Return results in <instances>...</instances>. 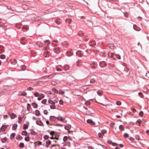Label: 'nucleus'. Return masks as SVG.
<instances>
[{"label":"nucleus","mask_w":149,"mask_h":149,"mask_svg":"<svg viewBox=\"0 0 149 149\" xmlns=\"http://www.w3.org/2000/svg\"><path fill=\"white\" fill-rule=\"evenodd\" d=\"M56 117L54 116H51L50 117V120L53 121H55L56 120Z\"/></svg>","instance_id":"obj_8"},{"label":"nucleus","mask_w":149,"mask_h":149,"mask_svg":"<svg viewBox=\"0 0 149 149\" xmlns=\"http://www.w3.org/2000/svg\"><path fill=\"white\" fill-rule=\"evenodd\" d=\"M89 45L90 46L93 47L94 46L96 45V42L94 40H91L90 41Z\"/></svg>","instance_id":"obj_1"},{"label":"nucleus","mask_w":149,"mask_h":149,"mask_svg":"<svg viewBox=\"0 0 149 149\" xmlns=\"http://www.w3.org/2000/svg\"><path fill=\"white\" fill-rule=\"evenodd\" d=\"M68 138L67 136H64L63 138V140L64 142H66L68 139Z\"/></svg>","instance_id":"obj_32"},{"label":"nucleus","mask_w":149,"mask_h":149,"mask_svg":"<svg viewBox=\"0 0 149 149\" xmlns=\"http://www.w3.org/2000/svg\"><path fill=\"white\" fill-rule=\"evenodd\" d=\"M22 135H24L25 136H27V132L25 130L23 131L22 133Z\"/></svg>","instance_id":"obj_14"},{"label":"nucleus","mask_w":149,"mask_h":149,"mask_svg":"<svg viewBox=\"0 0 149 149\" xmlns=\"http://www.w3.org/2000/svg\"><path fill=\"white\" fill-rule=\"evenodd\" d=\"M107 132V131L105 130H103L101 131V133L104 134Z\"/></svg>","instance_id":"obj_47"},{"label":"nucleus","mask_w":149,"mask_h":149,"mask_svg":"<svg viewBox=\"0 0 149 149\" xmlns=\"http://www.w3.org/2000/svg\"><path fill=\"white\" fill-rule=\"evenodd\" d=\"M51 143V141L50 140H48V141L46 142V146L48 148L49 146Z\"/></svg>","instance_id":"obj_13"},{"label":"nucleus","mask_w":149,"mask_h":149,"mask_svg":"<svg viewBox=\"0 0 149 149\" xmlns=\"http://www.w3.org/2000/svg\"><path fill=\"white\" fill-rule=\"evenodd\" d=\"M31 106V105L29 104H28L27 105V110L28 111H30V107Z\"/></svg>","instance_id":"obj_30"},{"label":"nucleus","mask_w":149,"mask_h":149,"mask_svg":"<svg viewBox=\"0 0 149 149\" xmlns=\"http://www.w3.org/2000/svg\"><path fill=\"white\" fill-rule=\"evenodd\" d=\"M97 94L100 96H101L102 95V92L100 91H97Z\"/></svg>","instance_id":"obj_26"},{"label":"nucleus","mask_w":149,"mask_h":149,"mask_svg":"<svg viewBox=\"0 0 149 149\" xmlns=\"http://www.w3.org/2000/svg\"><path fill=\"white\" fill-rule=\"evenodd\" d=\"M8 126V125H3L1 127V130L2 131H5L7 129V126Z\"/></svg>","instance_id":"obj_4"},{"label":"nucleus","mask_w":149,"mask_h":149,"mask_svg":"<svg viewBox=\"0 0 149 149\" xmlns=\"http://www.w3.org/2000/svg\"><path fill=\"white\" fill-rule=\"evenodd\" d=\"M15 133H12L10 136V139L12 140L13 139L15 136Z\"/></svg>","instance_id":"obj_11"},{"label":"nucleus","mask_w":149,"mask_h":149,"mask_svg":"<svg viewBox=\"0 0 149 149\" xmlns=\"http://www.w3.org/2000/svg\"><path fill=\"white\" fill-rule=\"evenodd\" d=\"M18 122L19 123H20L21 122L22 120V118L20 117H19L18 118Z\"/></svg>","instance_id":"obj_43"},{"label":"nucleus","mask_w":149,"mask_h":149,"mask_svg":"<svg viewBox=\"0 0 149 149\" xmlns=\"http://www.w3.org/2000/svg\"><path fill=\"white\" fill-rule=\"evenodd\" d=\"M51 84H52V85H55L56 84V83L54 81H52Z\"/></svg>","instance_id":"obj_62"},{"label":"nucleus","mask_w":149,"mask_h":149,"mask_svg":"<svg viewBox=\"0 0 149 149\" xmlns=\"http://www.w3.org/2000/svg\"><path fill=\"white\" fill-rule=\"evenodd\" d=\"M40 115V111L38 110L36 111V115L37 116H39Z\"/></svg>","instance_id":"obj_19"},{"label":"nucleus","mask_w":149,"mask_h":149,"mask_svg":"<svg viewBox=\"0 0 149 149\" xmlns=\"http://www.w3.org/2000/svg\"><path fill=\"white\" fill-rule=\"evenodd\" d=\"M54 52L56 53H58L60 52V48L59 47L54 48Z\"/></svg>","instance_id":"obj_12"},{"label":"nucleus","mask_w":149,"mask_h":149,"mask_svg":"<svg viewBox=\"0 0 149 149\" xmlns=\"http://www.w3.org/2000/svg\"><path fill=\"white\" fill-rule=\"evenodd\" d=\"M0 50L2 52H3L4 51L3 47L1 46H0Z\"/></svg>","instance_id":"obj_54"},{"label":"nucleus","mask_w":149,"mask_h":149,"mask_svg":"<svg viewBox=\"0 0 149 149\" xmlns=\"http://www.w3.org/2000/svg\"><path fill=\"white\" fill-rule=\"evenodd\" d=\"M113 54L112 53H108V56H109V57L112 58L113 56Z\"/></svg>","instance_id":"obj_27"},{"label":"nucleus","mask_w":149,"mask_h":149,"mask_svg":"<svg viewBox=\"0 0 149 149\" xmlns=\"http://www.w3.org/2000/svg\"><path fill=\"white\" fill-rule=\"evenodd\" d=\"M70 127V125H66L64 126V128L66 130H68Z\"/></svg>","instance_id":"obj_33"},{"label":"nucleus","mask_w":149,"mask_h":149,"mask_svg":"<svg viewBox=\"0 0 149 149\" xmlns=\"http://www.w3.org/2000/svg\"><path fill=\"white\" fill-rule=\"evenodd\" d=\"M17 125L16 124H14L12 127V130H16L17 129Z\"/></svg>","instance_id":"obj_16"},{"label":"nucleus","mask_w":149,"mask_h":149,"mask_svg":"<svg viewBox=\"0 0 149 149\" xmlns=\"http://www.w3.org/2000/svg\"><path fill=\"white\" fill-rule=\"evenodd\" d=\"M95 63H94L93 64H91V67L93 69H95L96 67L95 66Z\"/></svg>","instance_id":"obj_39"},{"label":"nucleus","mask_w":149,"mask_h":149,"mask_svg":"<svg viewBox=\"0 0 149 149\" xmlns=\"http://www.w3.org/2000/svg\"><path fill=\"white\" fill-rule=\"evenodd\" d=\"M44 42L45 43H48V45H49L50 44V42L49 41V40H47L44 41Z\"/></svg>","instance_id":"obj_63"},{"label":"nucleus","mask_w":149,"mask_h":149,"mask_svg":"<svg viewBox=\"0 0 149 149\" xmlns=\"http://www.w3.org/2000/svg\"><path fill=\"white\" fill-rule=\"evenodd\" d=\"M0 58L2 59H4L5 58V56L4 54H1L0 56Z\"/></svg>","instance_id":"obj_37"},{"label":"nucleus","mask_w":149,"mask_h":149,"mask_svg":"<svg viewBox=\"0 0 149 149\" xmlns=\"http://www.w3.org/2000/svg\"><path fill=\"white\" fill-rule=\"evenodd\" d=\"M1 140L2 143H5L8 141V139L6 137H5L4 138L1 139Z\"/></svg>","instance_id":"obj_7"},{"label":"nucleus","mask_w":149,"mask_h":149,"mask_svg":"<svg viewBox=\"0 0 149 149\" xmlns=\"http://www.w3.org/2000/svg\"><path fill=\"white\" fill-rule=\"evenodd\" d=\"M143 113L142 111H141L139 113V115L141 117H142L143 116Z\"/></svg>","instance_id":"obj_45"},{"label":"nucleus","mask_w":149,"mask_h":149,"mask_svg":"<svg viewBox=\"0 0 149 149\" xmlns=\"http://www.w3.org/2000/svg\"><path fill=\"white\" fill-rule=\"evenodd\" d=\"M19 146L20 148H23L24 147V144L23 143H20L19 144Z\"/></svg>","instance_id":"obj_22"},{"label":"nucleus","mask_w":149,"mask_h":149,"mask_svg":"<svg viewBox=\"0 0 149 149\" xmlns=\"http://www.w3.org/2000/svg\"><path fill=\"white\" fill-rule=\"evenodd\" d=\"M63 68L65 71H67L69 70V66L68 65H65L63 66Z\"/></svg>","instance_id":"obj_6"},{"label":"nucleus","mask_w":149,"mask_h":149,"mask_svg":"<svg viewBox=\"0 0 149 149\" xmlns=\"http://www.w3.org/2000/svg\"><path fill=\"white\" fill-rule=\"evenodd\" d=\"M31 134L33 135H36L37 134V133L35 131H31Z\"/></svg>","instance_id":"obj_35"},{"label":"nucleus","mask_w":149,"mask_h":149,"mask_svg":"<svg viewBox=\"0 0 149 149\" xmlns=\"http://www.w3.org/2000/svg\"><path fill=\"white\" fill-rule=\"evenodd\" d=\"M138 27L136 25L134 24L133 25V28L135 30L137 31H138Z\"/></svg>","instance_id":"obj_25"},{"label":"nucleus","mask_w":149,"mask_h":149,"mask_svg":"<svg viewBox=\"0 0 149 149\" xmlns=\"http://www.w3.org/2000/svg\"><path fill=\"white\" fill-rule=\"evenodd\" d=\"M50 108L51 109H55V105H51Z\"/></svg>","instance_id":"obj_58"},{"label":"nucleus","mask_w":149,"mask_h":149,"mask_svg":"<svg viewBox=\"0 0 149 149\" xmlns=\"http://www.w3.org/2000/svg\"><path fill=\"white\" fill-rule=\"evenodd\" d=\"M98 135L99 137L100 138H102L103 134L101 132H100L98 133Z\"/></svg>","instance_id":"obj_38"},{"label":"nucleus","mask_w":149,"mask_h":149,"mask_svg":"<svg viewBox=\"0 0 149 149\" xmlns=\"http://www.w3.org/2000/svg\"><path fill=\"white\" fill-rule=\"evenodd\" d=\"M80 61L79 60H78L77 61V62H76L77 65V66H80V65L79 64V63H80Z\"/></svg>","instance_id":"obj_49"},{"label":"nucleus","mask_w":149,"mask_h":149,"mask_svg":"<svg viewBox=\"0 0 149 149\" xmlns=\"http://www.w3.org/2000/svg\"><path fill=\"white\" fill-rule=\"evenodd\" d=\"M56 118L59 121H63L64 120V119H63L61 117H56Z\"/></svg>","instance_id":"obj_20"},{"label":"nucleus","mask_w":149,"mask_h":149,"mask_svg":"<svg viewBox=\"0 0 149 149\" xmlns=\"http://www.w3.org/2000/svg\"><path fill=\"white\" fill-rule=\"evenodd\" d=\"M95 80L94 79H92L90 81L91 83H94L95 82Z\"/></svg>","instance_id":"obj_57"},{"label":"nucleus","mask_w":149,"mask_h":149,"mask_svg":"<svg viewBox=\"0 0 149 149\" xmlns=\"http://www.w3.org/2000/svg\"><path fill=\"white\" fill-rule=\"evenodd\" d=\"M116 57L119 59H120V56L119 54H117L116 55Z\"/></svg>","instance_id":"obj_51"},{"label":"nucleus","mask_w":149,"mask_h":149,"mask_svg":"<svg viewBox=\"0 0 149 149\" xmlns=\"http://www.w3.org/2000/svg\"><path fill=\"white\" fill-rule=\"evenodd\" d=\"M59 104L61 105H63V101L62 100H60L59 101Z\"/></svg>","instance_id":"obj_61"},{"label":"nucleus","mask_w":149,"mask_h":149,"mask_svg":"<svg viewBox=\"0 0 149 149\" xmlns=\"http://www.w3.org/2000/svg\"><path fill=\"white\" fill-rule=\"evenodd\" d=\"M34 95L35 97H37L38 96H40V94L38 92H36V93H34Z\"/></svg>","instance_id":"obj_34"},{"label":"nucleus","mask_w":149,"mask_h":149,"mask_svg":"<svg viewBox=\"0 0 149 149\" xmlns=\"http://www.w3.org/2000/svg\"><path fill=\"white\" fill-rule=\"evenodd\" d=\"M49 53V52L47 51H45L44 52V55L45 57H47V54H48Z\"/></svg>","instance_id":"obj_36"},{"label":"nucleus","mask_w":149,"mask_h":149,"mask_svg":"<svg viewBox=\"0 0 149 149\" xmlns=\"http://www.w3.org/2000/svg\"><path fill=\"white\" fill-rule=\"evenodd\" d=\"M100 65L101 67H103L107 65L105 62L104 61H100Z\"/></svg>","instance_id":"obj_3"},{"label":"nucleus","mask_w":149,"mask_h":149,"mask_svg":"<svg viewBox=\"0 0 149 149\" xmlns=\"http://www.w3.org/2000/svg\"><path fill=\"white\" fill-rule=\"evenodd\" d=\"M13 63H14V64H15L17 63V61L15 59H14L12 61Z\"/></svg>","instance_id":"obj_53"},{"label":"nucleus","mask_w":149,"mask_h":149,"mask_svg":"<svg viewBox=\"0 0 149 149\" xmlns=\"http://www.w3.org/2000/svg\"><path fill=\"white\" fill-rule=\"evenodd\" d=\"M64 146H67L68 147H70L71 146L70 143L69 141H67L64 144Z\"/></svg>","instance_id":"obj_15"},{"label":"nucleus","mask_w":149,"mask_h":149,"mask_svg":"<svg viewBox=\"0 0 149 149\" xmlns=\"http://www.w3.org/2000/svg\"><path fill=\"white\" fill-rule=\"evenodd\" d=\"M53 77V76L52 75H48L47 76H46L44 77V78H46V77H47L48 78H52Z\"/></svg>","instance_id":"obj_40"},{"label":"nucleus","mask_w":149,"mask_h":149,"mask_svg":"<svg viewBox=\"0 0 149 149\" xmlns=\"http://www.w3.org/2000/svg\"><path fill=\"white\" fill-rule=\"evenodd\" d=\"M48 102L49 103L53 105L55 104V102L51 100H49L48 101Z\"/></svg>","instance_id":"obj_28"},{"label":"nucleus","mask_w":149,"mask_h":149,"mask_svg":"<svg viewBox=\"0 0 149 149\" xmlns=\"http://www.w3.org/2000/svg\"><path fill=\"white\" fill-rule=\"evenodd\" d=\"M36 143L37 144V145L39 146L40 145H41V142L39 141H37L36 142Z\"/></svg>","instance_id":"obj_52"},{"label":"nucleus","mask_w":149,"mask_h":149,"mask_svg":"<svg viewBox=\"0 0 149 149\" xmlns=\"http://www.w3.org/2000/svg\"><path fill=\"white\" fill-rule=\"evenodd\" d=\"M27 123L28 125H26V124H24L23 127V129L25 130H26L28 127V126L29 125V123L27 122Z\"/></svg>","instance_id":"obj_10"},{"label":"nucleus","mask_w":149,"mask_h":149,"mask_svg":"<svg viewBox=\"0 0 149 149\" xmlns=\"http://www.w3.org/2000/svg\"><path fill=\"white\" fill-rule=\"evenodd\" d=\"M119 129L120 130H123L124 129V127L122 125H121L119 126Z\"/></svg>","instance_id":"obj_21"},{"label":"nucleus","mask_w":149,"mask_h":149,"mask_svg":"<svg viewBox=\"0 0 149 149\" xmlns=\"http://www.w3.org/2000/svg\"><path fill=\"white\" fill-rule=\"evenodd\" d=\"M139 94L141 97H143V96L141 93L140 92L139 93Z\"/></svg>","instance_id":"obj_59"},{"label":"nucleus","mask_w":149,"mask_h":149,"mask_svg":"<svg viewBox=\"0 0 149 149\" xmlns=\"http://www.w3.org/2000/svg\"><path fill=\"white\" fill-rule=\"evenodd\" d=\"M29 135H28V136L26 137L25 138V140L26 141H29L30 140V138L29 137Z\"/></svg>","instance_id":"obj_31"},{"label":"nucleus","mask_w":149,"mask_h":149,"mask_svg":"<svg viewBox=\"0 0 149 149\" xmlns=\"http://www.w3.org/2000/svg\"><path fill=\"white\" fill-rule=\"evenodd\" d=\"M47 102L46 99H44L41 102L43 104H45Z\"/></svg>","instance_id":"obj_44"},{"label":"nucleus","mask_w":149,"mask_h":149,"mask_svg":"<svg viewBox=\"0 0 149 149\" xmlns=\"http://www.w3.org/2000/svg\"><path fill=\"white\" fill-rule=\"evenodd\" d=\"M116 104L118 105H120L121 104V102L120 101H118L116 102Z\"/></svg>","instance_id":"obj_56"},{"label":"nucleus","mask_w":149,"mask_h":149,"mask_svg":"<svg viewBox=\"0 0 149 149\" xmlns=\"http://www.w3.org/2000/svg\"><path fill=\"white\" fill-rule=\"evenodd\" d=\"M36 124L40 126H42L43 125V123L41 121H36Z\"/></svg>","instance_id":"obj_9"},{"label":"nucleus","mask_w":149,"mask_h":149,"mask_svg":"<svg viewBox=\"0 0 149 149\" xmlns=\"http://www.w3.org/2000/svg\"><path fill=\"white\" fill-rule=\"evenodd\" d=\"M85 104L86 106L89 105L90 104V102L89 101H86L85 102Z\"/></svg>","instance_id":"obj_46"},{"label":"nucleus","mask_w":149,"mask_h":149,"mask_svg":"<svg viewBox=\"0 0 149 149\" xmlns=\"http://www.w3.org/2000/svg\"><path fill=\"white\" fill-rule=\"evenodd\" d=\"M87 122L88 123L91 124L92 125H94L95 123L91 119H88L87 120Z\"/></svg>","instance_id":"obj_5"},{"label":"nucleus","mask_w":149,"mask_h":149,"mask_svg":"<svg viewBox=\"0 0 149 149\" xmlns=\"http://www.w3.org/2000/svg\"><path fill=\"white\" fill-rule=\"evenodd\" d=\"M84 40L86 41H87L88 40V39L87 37H85L84 38Z\"/></svg>","instance_id":"obj_60"},{"label":"nucleus","mask_w":149,"mask_h":149,"mask_svg":"<svg viewBox=\"0 0 149 149\" xmlns=\"http://www.w3.org/2000/svg\"><path fill=\"white\" fill-rule=\"evenodd\" d=\"M22 29H25L26 31H27L28 30V27L26 26H24L23 27H22Z\"/></svg>","instance_id":"obj_23"},{"label":"nucleus","mask_w":149,"mask_h":149,"mask_svg":"<svg viewBox=\"0 0 149 149\" xmlns=\"http://www.w3.org/2000/svg\"><path fill=\"white\" fill-rule=\"evenodd\" d=\"M49 138V136L47 135H45L43 137L44 139L45 140H47V139H48Z\"/></svg>","instance_id":"obj_41"},{"label":"nucleus","mask_w":149,"mask_h":149,"mask_svg":"<svg viewBox=\"0 0 149 149\" xmlns=\"http://www.w3.org/2000/svg\"><path fill=\"white\" fill-rule=\"evenodd\" d=\"M64 92L62 91H58V93L60 94H64Z\"/></svg>","instance_id":"obj_42"},{"label":"nucleus","mask_w":149,"mask_h":149,"mask_svg":"<svg viewBox=\"0 0 149 149\" xmlns=\"http://www.w3.org/2000/svg\"><path fill=\"white\" fill-rule=\"evenodd\" d=\"M132 110L134 112H135L136 111V110L134 108L132 107L131 108Z\"/></svg>","instance_id":"obj_64"},{"label":"nucleus","mask_w":149,"mask_h":149,"mask_svg":"<svg viewBox=\"0 0 149 149\" xmlns=\"http://www.w3.org/2000/svg\"><path fill=\"white\" fill-rule=\"evenodd\" d=\"M32 106L34 108H36L37 107L38 105L35 102H33L32 103Z\"/></svg>","instance_id":"obj_18"},{"label":"nucleus","mask_w":149,"mask_h":149,"mask_svg":"<svg viewBox=\"0 0 149 149\" xmlns=\"http://www.w3.org/2000/svg\"><path fill=\"white\" fill-rule=\"evenodd\" d=\"M26 68V67L25 65H22L21 67V70L22 71L25 70Z\"/></svg>","instance_id":"obj_29"},{"label":"nucleus","mask_w":149,"mask_h":149,"mask_svg":"<svg viewBox=\"0 0 149 149\" xmlns=\"http://www.w3.org/2000/svg\"><path fill=\"white\" fill-rule=\"evenodd\" d=\"M77 55H78L80 57H81L82 56V53L79 51H77L76 52Z\"/></svg>","instance_id":"obj_17"},{"label":"nucleus","mask_w":149,"mask_h":149,"mask_svg":"<svg viewBox=\"0 0 149 149\" xmlns=\"http://www.w3.org/2000/svg\"><path fill=\"white\" fill-rule=\"evenodd\" d=\"M52 91L55 93H58V91L55 88H53Z\"/></svg>","instance_id":"obj_24"},{"label":"nucleus","mask_w":149,"mask_h":149,"mask_svg":"<svg viewBox=\"0 0 149 149\" xmlns=\"http://www.w3.org/2000/svg\"><path fill=\"white\" fill-rule=\"evenodd\" d=\"M66 54L68 56H70L72 55V53L70 52H67Z\"/></svg>","instance_id":"obj_50"},{"label":"nucleus","mask_w":149,"mask_h":149,"mask_svg":"<svg viewBox=\"0 0 149 149\" xmlns=\"http://www.w3.org/2000/svg\"><path fill=\"white\" fill-rule=\"evenodd\" d=\"M124 136L125 138H127L128 136V135L127 133H125L124 134Z\"/></svg>","instance_id":"obj_55"},{"label":"nucleus","mask_w":149,"mask_h":149,"mask_svg":"<svg viewBox=\"0 0 149 149\" xmlns=\"http://www.w3.org/2000/svg\"><path fill=\"white\" fill-rule=\"evenodd\" d=\"M27 94L26 92H24L21 94V95L22 96H25Z\"/></svg>","instance_id":"obj_48"},{"label":"nucleus","mask_w":149,"mask_h":149,"mask_svg":"<svg viewBox=\"0 0 149 149\" xmlns=\"http://www.w3.org/2000/svg\"><path fill=\"white\" fill-rule=\"evenodd\" d=\"M8 114L10 116L11 119H13L15 118L16 116V115L13 113L10 114V112H9Z\"/></svg>","instance_id":"obj_2"}]
</instances>
